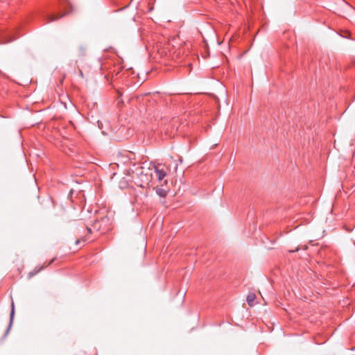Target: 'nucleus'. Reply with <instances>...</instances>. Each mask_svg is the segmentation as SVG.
Masks as SVG:
<instances>
[{"label":"nucleus","instance_id":"423d86ee","mask_svg":"<svg viewBox=\"0 0 355 355\" xmlns=\"http://www.w3.org/2000/svg\"><path fill=\"white\" fill-rule=\"evenodd\" d=\"M256 299V295L254 293H250L248 295L246 300L249 306H252L254 304V301Z\"/></svg>","mask_w":355,"mask_h":355},{"label":"nucleus","instance_id":"39448f33","mask_svg":"<svg viewBox=\"0 0 355 355\" xmlns=\"http://www.w3.org/2000/svg\"><path fill=\"white\" fill-rule=\"evenodd\" d=\"M53 261H54V259H53L47 264L44 263L42 266H37L32 271H31L28 273V277L31 278V277H33L34 275H37L38 272H40L44 268H45L48 266L51 265Z\"/></svg>","mask_w":355,"mask_h":355},{"label":"nucleus","instance_id":"6e6552de","mask_svg":"<svg viewBox=\"0 0 355 355\" xmlns=\"http://www.w3.org/2000/svg\"><path fill=\"white\" fill-rule=\"evenodd\" d=\"M14 315H15V304H14V302L12 301V303H11V311H10V326L12 323Z\"/></svg>","mask_w":355,"mask_h":355},{"label":"nucleus","instance_id":"0eeeda50","mask_svg":"<svg viewBox=\"0 0 355 355\" xmlns=\"http://www.w3.org/2000/svg\"><path fill=\"white\" fill-rule=\"evenodd\" d=\"M63 15H49L47 17V22H51V21L58 20L60 18H61Z\"/></svg>","mask_w":355,"mask_h":355},{"label":"nucleus","instance_id":"20e7f679","mask_svg":"<svg viewBox=\"0 0 355 355\" xmlns=\"http://www.w3.org/2000/svg\"><path fill=\"white\" fill-rule=\"evenodd\" d=\"M164 130L166 136L173 137L176 134L178 129L173 123H169L166 125Z\"/></svg>","mask_w":355,"mask_h":355},{"label":"nucleus","instance_id":"f257e3e1","mask_svg":"<svg viewBox=\"0 0 355 355\" xmlns=\"http://www.w3.org/2000/svg\"><path fill=\"white\" fill-rule=\"evenodd\" d=\"M109 220L108 218H103L99 220H96L92 225V228L87 227L85 228L84 232H83L84 235H80V238L76 239V244L79 245L80 243L90 242L93 241L94 238L91 236L93 230L100 232L101 233H103L108 230L109 227H103V225L108 223Z\"/></svg>","mask_w":355,"mask_h":355},{"label":"nucleus","instance_id":"9d476101","mask_svg":"<svg viewBox=\"0 0 355 355\" xmlns=\"http://www.w3.org/2000/svg\"><path fill=\"white\" fill-rule=\"evenodd\" d=\"M12 40H13V39L9 40L8 41H7V42H12Z\"/></svg>","mask_w":355,"mask_h":355},{"label":"nucleus","instance_id":"1a4fd4ad","mask_svg":"<svg viewBox=\"0 0 355 355\" xmlns=\"http://www.w3.org/2000/svg\"><path fill=\"white\" fill-rule=\"evenodd\" d=\"M157 193L161 197H165L166 196V191L162 189H158L157 190Z\"/></svg>","mask_w":355,"mask_h":355},{"label":"nucleus","instance_id":"7ed1b4c3","mask_svg":"<svg viewBox=\"0 0 355 355\" xmlns=\"http://www.w3.org/2000/svg\"><path fill=\"white\" fill-rule=\"evenodd\" d=\"M155 177L158 181H162L166 176L164 165L157 164L153 166Z\"/></svg>","mask_w":355,"mask_h":355},{"label":"nucleus","instance_id":"f03ea898","mask_svg":"<svg viewBox=\"0 0 355 355\" xmlns=\"http://www.w3.org/2000/svg\"><path fill=\"white\" fill-rule=\"evenodd\" d=\"M132 169V178L135 184L144 187L146 184L150 181L146 174L144 173V168L140 165H134Z\"/></svg>","mask_w":355,"mask_h":355}]
</instances>
